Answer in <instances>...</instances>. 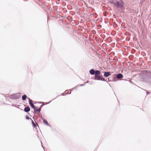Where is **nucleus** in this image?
Masks as SVG:
<instances>
[{
  "label": "nucleus",
  "instance_id": "obj_3",
  "mask_svg": "<svg viewBox=\"0 0 151 151\" xmlns=\"http://www.w3.org/2000/svg\"><path fill=\"white\" fill-rule=\"evenodd\" d=\"M123 77V75L121 73L118 74L116 75V77L118 79L122 78Z\"/></svg>",
  "mask_w": 151,
  "mask_h": 151
},
{
  "label": "nucleus",
  "instance_id": "obj_13",
  "mask_svg": "<svg viewBox=\"0 0 151 151\" xmlns=\"http://www.w3.org/2000/svg\"><path fill=\"white\" fill-rule=\"evenodd\" d=\"M26 118L27 119H29V117L28 116H26Z\"/></svg>",
  "mask_w": 151,
  "mask_h": 151
},
{
  "label": "nucleus",
  "instance_id": "obj_14",
  "mask_svg": "<svg viewBox=\"0 0 151 151\" xmlns=\"http://www.w3.org/2000/svg\"><path fill=\"white\" fill-rule=\"evenodd\" d=\"M14 95H11L10 97H11V98H12V97L14 96Z\"/></svg>",
  "mask_w": 151,
  "mask_h": 151
},
{
  "label": "nucleus",
  "instance_id": "obj_2",
  "mask_svg": "<svg viewBox=\"0 0 151 151\" xmlns=\"http://www.w3.org/2000/svg\"><path fill=\"white\" fill-rule=\"evenodd\" d=\"M114 4L117 6L118 8H122L123 7L124 5V2L122 0L119 2L117 1L116 2H114Z\"/></svg>",
  "mask_w": 151,
  "mask_h": 151
},
{
  "label": "nucleus",
  "instance_id": "obj_5",
  "mask_svg": "<svg viewBox=\"0 0 151 151\" xmlns=\"http://www.w3.org/2000/svg\"><path fill=\"white\" fill-rule=\"evenodd\" d=\"M110 75V73L109 72H105L104 73V76L106 77H107Z\"/></svg>",
  "mask_w": 151,
  "mask_h": 151
},
{
  "label": "nucleus",
  "instance_id": "obj_8",
  "mask_svg": "<svg viewBox=\"0 0 151 151\" xmlns=\"http://www.w3.org/2000/svg\"><path fill=\"white\" fill-rule=\"evenodd\" d=\"M43 122L44 124H45L48 125H49L48 123L47 122V121L45 119H43Z\"/></svg>",
  "mask_w": 151,
  "mask_h": 151
},
{
  "label": "nucleus",
  "instance_id": "obj_1",
  "mask_svg": "<svg viewBox=\"0 0 151 151\" xmlns=\"http://www.w3.org/2000/svg\"><path fill=\"white\" fill-rule=\"evenodd\" d=\"M95 78L96 79L104 81V78L101 76V72L100 71L96 70L95 71Z\"/></svg>",
  "mask_w": 151,
  "mask_h": 151
},
{
  "label": "nucleus",
  "instance_id": "obj_12",
  "mask_svg": "<svg viewBox=\"0 0 151 151\" xmlns=\"http://www.w3.org/2000/svg\"><path fill=\"white\" fill-rule=\"evenodd\" d=\"M30 105L34 109H35V106H34V105L33 104H32V105Z\"/></svg>",
  "mask_w": 151,
  "mask_h": 151
},
{
  "label": "nucleus",
  "instance_id": "obj_7",
  "mask_svg": "<svg viewBox=\"0 0 151 151\" xmlns=\"http://www.w3.org/2000/svg\"><path fill=\"white\" fill-rule=\"evenodd\" d=\"M34 110L35 113L37 112H38L39 113L40 112V111L41 109L40 108L38 109H34Z\"/></svg>",
  "mask_w": 151,
  "mask_h": 151
},
{
  "label": "nucleus",
  "instance_id": "obj_10",
  "mask_svg": "<svg viewBox=\"0 0 151 151\" xmlns=\"http://www.w3.org/2000/svg\"><path fill=\"white\" fill-rule=\"evenodd\" d=\"M32 123L33 125V126L34 127H36L37 125V124L36 122L35 123L33 121H32Z\"/></svg>",
  "mask_w": 151,
  "mask_h": 151
},
{
  "label": "nucleus",
  "instance_id": "obj_6",
  "mask_svg": "<svg viewBox=\"0 0 151 151\" xmlns=\"http://www.w3.org/2000/svg\"><path fill=\"white\" fill-rule=\"evenodd\" d=\"M89 72L91 74L93 75L95 73V72L93 69H91L90 70Z\"/></svg>",
  "mask_w": 151,
  "mask_h": 151
},
{
  "label": "nucleus",
  "instance_id": "obj_9",
  "mask_svg": "<svg viewBox=\"0 0 151 151\" xmlns=\"http://www.w3.org/2000/svg\"><path fill=\"white\" fill-rule=\"evenodd\" d=\"M27 98V96L26 95H24L22 96V99L23 100H25Z\"/></svg>",
  "mask_w": 151,
  "mask_h": 151
},
{
  "label": "nucleus",
  "instance_id": "obj_4",
  "mask_svg": "<svg viewBox=\"0 0 151 151\" xmlns=\"http://www.w3.org/2000/svg\"><path fill=\"white\" fill-rule=\"evenodd\" d=\"M30 110V108L29 107L27 106L25 108L24 111L26 112H28Z\"/></svg>",
  "mask_w": 151,
  "mask_h": 151
},
{
  "label": "nucleus",
  "instance_id": "obj_11",
  "mask_svg": "<svg viewBox=\"0 0 151 151\" xmlns=\"http://www.w3.org/2000/svg\"><path fill=\"white\" fill-rule=\"evenodd\" d=\"M29 103L30 105H32V104L33 101L32 100H30V99H29Z\"/></svg>",
  "mask_w": 151,
  "mask_h": 151
}]
</instances>
